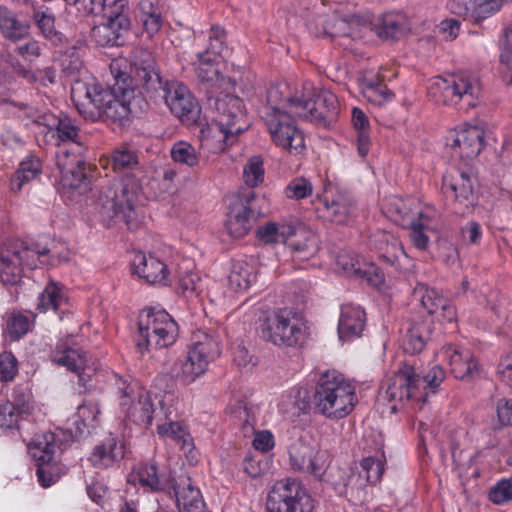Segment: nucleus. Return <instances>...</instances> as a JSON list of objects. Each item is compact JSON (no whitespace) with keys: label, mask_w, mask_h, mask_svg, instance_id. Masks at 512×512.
I'll list each match as a JSON object with an SVG mask.
<instances>
[{"label":"nucleus","mask_w":512,"mask_h":512,"mask_svg":"<svg viewBox=\"0 0 512 512\" xmlns=\"http://www.w3.org/2000/svg\"><path fill=\"white\" fill-rule=\"evenodd\" d=\"M256 274L254 267L246 261H236L233 263L228 282L234 291H245L255 280Z\"/></svg>","instance_id":"obj_43"},{"label":"nucleus","mask_w":512,"mask_h":512,"mask_svg":"<svg viewBox=\"0 0 512 512\" xmlns=\"http://www.w3.org/2000/svg\"><path fill=\"white\" fill-rule=\"evenodd\" d=\"M413 296L417 299L422 307L432 316L439 312V303L445 298L434 288H429L426 284H417L413 290Z\"/></svg>","instance_id":"obj_48"},{"label":"nucleus","mask_w":512,"mask_h":512,"mask_svg":"<svg viewBox=\"0 0 512 512\" xmlns=\"http://www.w3.org/2000/svg\"><path fill=\"white\" fill-rule=\"evenodd\" d=\"M219 54L211 51H203L198 54V65L196 67L197 77L201 83L206 84L207 88L217 93V89L228 90L236 85V81L231 78H225L219 70Z\"/></svg>","instance_id":"obj_23"},{"label":"nucleus","mask_w":512,"mask_h":512,"mask_svg":"<svg viewBox=\"0 0 512 512\" xmlns=\"http://www.w3.org/2000/svg\"><path fill=\"white\" fill-rule=\"evenodd\" d=\"M361 468L366 472V479L369 483H377L384 472L382 460L374 457H366L360 463Z\"/></svg>","instance_id":"obj_61"},{"label":"nucleus","mask_w":512,"mask_h":512,"mask_svg":"<svg viewBox=\"0 0 512 512\" xmlns=\"http://www.w3.org/2000/svg\"><path fill=\"white\" fill-rule=\"evenodd\" d=\"M489 499L495 504H503L512 500V484L510 478L502 479L489 491Z\"/></svg>","instance_id":"obj_59"},{"label":"nucleus","mask_w":512,"mask_h":512,"mask_svg":"<svg viewBox=\"0 0 512 512\" xmlns=\"http://www.w3.org/2000/svg\"><path fill=\"white\" fill-rule=\"evenodd\" d=\"M209 105L214 110V117L211 124L201 132L205 138H217L220 142L219 148L224 149L225 145L233 144L237 135L248 128L246 110L243 100L231 93L214 95V91H208Z\"/></svg>","instance_id":"obj_4"},{"label":"nucleus","mask_w":512,"mask_h":512,"mask_svg":"<svg viewBox=\"0 0 512 512\" xmlns=\"http://www.w3.org/2000/svg\"><path fill=\"white\" fill-rule=\"evenodd\" d=\"M32 407L23 395L14 396L13 401H0V427L5 429L18 428L21 419L31 414Z\"/></svg>","instance_id":"obj_31"},{"label":"nucleus","mask_w":512,"mask_h":512,"mask_svg":"<svg viewBox=\"0 0 512 512\" xmlns=\"http://www.w3.org/2000/svg\"><path fill=\"white\" fill-rule=\"evenodd\" d=\"M142 189L135 173H127L121 181L102 186L94 200V210L106 226L122 220L128 229L134 230L139 221L135 203Z\"/></svg>","instance_id":"obj_2"},{"label":"nucleus","mask_w":512,"mask_h":512,"mask_svg":"<svg viewBox=\"0 0 512 512\" xmlns=\"http://www.w3.org/2000/svg\"><path fill=\"white\" fill-rule=\"evenodd\" d=\"M365 325V312L357 306L344 305L338 325L339 337L342 340H350L361 335Z\"/></svg>","instance_id":"obj_30"},{"label":"nucleus","mask_w":512,"mask_h":512,"mask_svg":"<svg viewBox=\"0 0 512 512\" xmlns=\"http://www.w3.org/2000/svg\"><path fill=\"white\" fill-rule=\"evenodd\" d=\"M41 173V161L39 158L29 156L24 159L11 179V189L19 192L23 185L35 179Z\"/></svg>","instance_id":"obj_44"},{"label":"nucleus","mask_w":512,"mask_h":512,"mask_svg":"<svg viewBox=\"0 0 512 512\" xmlns=\"http://www.w3.org/2000/svg\"><path fill=\"white\" fill-rule=\"evenodd\" d=\"M432 334V323L426 319L414 321L409 327L405 340L404 351L418 354L423 351Z\"/></svg>","instance_id":"obj_35"},{"label":"nucleus","mask_w":512,"mask_h":512,"mask_svg":"<svg viewBox=\"0 0 512 512\" xmlns=\"http://www.w3.org/2000/svg\"><path fill=\"white\" fill-rule=\"evenodd\" d=\"M10 249L12 253L18 256L17 258L19 259H17V261L21 267H27L29 269H34L38 266V263H43L40 261V257L52 253L51 248L47 245H42L40 242L31 243L29 245L26 242H19L14 244Z\"/></svg>","instance_id":"obj_38"},{"label":"nucleus","mask_w":512,"mask_h":512,"mask_svg":"<svg viewBox=\"0 0 512 512\" xmlns=\"http://www.w3.org/2000/svg\"><path fill=\"white\" fill-rule=\"evenodd\" d=\"M17 257L9 248L0 252V281L4 285H16L21 281L23 268Z\"/></svg>","instance_id":"obj_41"},{"label":"nucleus","mask_w":512,"mask_h":512,"mask_svg":"<svg viewBox=\"0 0 512 512\" xmlns=\"http://www.w3.org/2000/svg\"><path fill=\"white\" fill-rule=\"evenodd\" d=\"M71 99L78 112L90 121H107L125 126L132 116L148 108L147 98L132 85L126 72L117 70L112 86L76 82L71 89Z\"/></svg>","instance_id":"obj_1"},{"label":"nucleus","mask_w":512,"mask_h":512,"mask_svg":"<svg viewBox=\"0 0 512 512\" xmlns=\"http://www.w3.org/2000/svg\"><path fill=\"white\" fill-rule=\"evenodd\" d=\"M512 35V28H506L504 31V39L501 43L502 53L501 62L505 70L502 71L503 80L506 84H512V43L510 36Z\"/></svg>","instance_id":"obj_58"},{"label":"nucleus","mask_w":512,"mask_h":512,"mask_svg":"<svg viewBox=\"0 0 512 512\" xmlns=\"http://www.w3.org/2000/svg\"><path fill=\"white\" fill-rule=\"evenodd\" d=\"M267 512H313L314 500L294 479L277 481L266 499Z\"/></svg>","instance_id":"obj_10"},{"label":"nucleus","mask_w":512,"mask_h":512,"mask_svg":"<svg viewBox=\"0 0 512 512\" xmlns=\"http://www.w3.org/2000/svg\"><path fill=\"white\" fill-rule=\"evenodd\" d=\"M125 457L124 442L109 434L90 453L88 461L96 469H107Z\"/></svg>","instance_id":"obj_26"},{"label":"nucleus","mask_w":512,"mask_h":512,"mask_svg":"<svg viewBox=\"0 0 512 512\" xmlns=\"http://www.w3.org/2000/svg\"><path fill=\"white\" fill-rule=\"evenodd\" d=\"M114 171L134 170L138 167V157L135 152L127 149H117L111 156Z\"/></svg>","instance_id":"obj_56"},{"label":"nucleus","mask_w":512,"mask_h":512,"mask_svg":"<svg viewBox=\"0 0 512 512\" xmlns=\"http://www.w3.org/2000/svg\"><path fill=\"white\" fill-rule=\"evenodd\" d=\"M285 245H287L300 260L309 259L318 250L316 235L303 227L294 226V233L289 236Z\"/></svg>","instance_id":"obj_34"},{"label":"nucleus","mask_w":512,"mask_h":512,"mask_svg":"<svg viewBox=\"0 0 512 512\" xmlns=\"http://www.w3.org/2000/svg\"><path fill=\"white\" fill-rule=\"evenodd\" d=\"M293 233L294 226L291 224L278 225L270 222L259 227L256 231V236L263 244H285Z\"/></svg>","instance_id":"obj_45"},{"label":"nucleus","mask_w":512,"mask_h":512,"mask_svg":"<svg viewBox=\"0 0 512 512\" xmlns=\"http://www.w3.org/2000/svg\"><path fill=\"white\" fill-rule=\"evenodd\" d=\"M289 456L291 465L296 470L316 477H321L325 472L324 461H321L319 453H316L310 444L302 440H297L290 445Z\"/></svg>","instance_id":"obj_25"},{"label":"nucleus","mask_w":512,"mask_h":512,"mask_svg":"<svg viewBox=\"0 0 512 512\" xmlns=\"http://www.w3.org/2000/svg\"><path fill=\"white\" fill-rule=\"evenodd\" d=\"M377 248L381 251L380 259L387 265L397 268L401 258L407 255L402 244L393 235L381 233L378 235Z\"/></svg>","instance_id":"obj_40"},{"label":"nucleus","mask_w":512,"mask_h":512,"mask_svg":"<svg viewBox=\"0 0 512 512\" xmlns=\"http://www.w3.org/2000/svg\"><path fill=\"white\" fill-rule=\"evenodd\" d=\"M352 123L357 131V149L361 157L368 154L370 147V137L367 132L369 121L365 113L357 107L352 110Z\"/></svg>","instance_id":"obj_47"},{"label":"nucleus","mask_w":512,"mask_h":512,"mask_svg":"<svg viewBox=\"0 0 512 512\" xmlns=\"http://www.w3.org/2000/svg\"><path fill=\"white\" fill-rule=\"evenodd\" d=\"M57 166L64 186L71 189L87 188L92 177V168L83 159L81 152L61 148L57 154Z\"/></svg>","instance_id":"obj_17"},{"label":"nucleus","mask_w":512,"mask_h":512,"mask_svg":"<svg viewBox=\"0 0 512 512\" xmlns=\"http://www.w3.org/2000/svg\"><path fill=\"white\" fill-rule=\"evenodd\" d=\"M140 21L142 22L143 30L147 33L148 37H153L158 34L163 25V17L161 11L150 0H141L139 2Z\"/></svg>","instance_id":"obj_42"},{"label":"nucleus","mask_w":512,"mask_h":512,"mask_svg":"<svg viewBox=\"0 0 512 512\" xmlns=\"http://www.w3.org/2000/svg\"><path fill=\"white\" fill-rule=\"evenodd\" d=\"M376 34L382 39H397L403 32V27L396 16L386 14L374 24Z\"/></svg>","instance_id":"obj_51"},{"label":"nucleus","mask_w":512,"mask_h":512,"mask_svg":"<svg viewBox=\"0 0 512 512\" xmlns=\"http://www.w3.org/2000/svg\"><path fill=\"white\" fill-rule=\"evenodd\" d=\"M231 415L239 421V425L245 436L255 433L253 446L256 450L267 452L274 446L273 436L269 431L255 432L254 407L246 401L238 400L230 407Z\"/></svg>","instance_id":"obj_20"},{"label":"nucleus","mask_w":512,"mask_h":512,"mask_svg":"<svg viewBox=\"0 0 512 512\" xmlns=\"http://www.w3.org/2000/svg\"><path fill=\"white\" fill-rule=\"evenodd\" d=\"M355 392L341 374L327 371L322 374L313 400L319 413L330 419H342L354 408Z\"/></svg>","instance_id":"obj_5"},{"label":"nucleus","mask_w":512,"mask_h":512,"mask_svg":"<svg viewBox=\"0 0 512 512\" xmlns=\"http://www.w3.org/2000/svg\"><path fill=\"white\" fill-rule=\"evenodd\" d=\"M91 40L100 47L121 46V42L111 26L107 23H101L92 28L90 34Z\"/></svg>","instance_id":"obj_54"},{"label":"nucleus","mask_w":512,"mask_h":512,"mask_svg":"<svg viewBox=\"0 0 512 512\" xmlns=\"http://www.w3.org/2000/svg\"><path fill=\"white\" fill-rule=\"evenodd\" d=\"M429 218L423 213H419L417 219H413L409 222L410 226V239L415 247L420 250H425L429 244V237L427 231Z\"/></svg>","instance_id":"obj_50"},{"label":"nucleus","mask_w":512,"mask_h":512,"mask_svg":"<svg viewBox=\"0 0 512 512\" xmlns=\"http://www.w3.org/2000/svg\"><path fill=\"white\" fill-rule=\"evenodd\" d=\"M444 379V370L440 366L435 365L425 375H420V388L422 387L425 391L430 389L432 393H435Z\"/></svg>","instance_id":"obj_62"},{"label":"nucleus","mask_w":512,"mask_h":512,"mask_svg":"<svg viewBox=\"0 0 512 512\" xmlns=\"http://www.w3.org/2000/svg\"><path fill=\"white\" fill-rule=\"evenodd\" d=\"M420 389V375L410 365H404L388 379L386 396L389 401H408Z\"/></svg>","instance_id":"obj_21"},{"label":"nucleus","mask_w":512,"mask_h":512,"mask_svg":"<svg viewBox=\"0 0 512 512\" xmlns=\"http://www.w3.org/2000/svg\"><path fill=\"white\" fill-rule=\"evenodd\" d=\"M337 266L348 275H361L359 261L347 252H340L336 260Z\"/></svg>","instance_id":"obj_64"},{"label":"nucleus","mask_w":512,"mask_h":512,"mask_svg":"<svg viewBox=\"0 0 512 512\" xmlns=\"http://www.w3.org/2000/svg\"><path fill=\"white\" fill-rule=\"evenodd\" d=\"M253 190H243L228 198V212L225 227L234 238L244 237L252 228L256 219Z\"/></svg>","instance_id":"obj_14"},{"label":"nucleus","mask_w":512,"mask_h":512,"mask_svg":"<svg viewBox=\"0 0 512 512\" xmlns=\"http://www.w3.org/2000/svg\"><path fill=\"white\" fill-rule=\"evenodd\" d=\"M127 76L131 77L132 85L137 87V91H142L146 98L157 97L164 81L156 69L152 53L143 48L135 50Z\"/></svg>","instance_id":"obj_15"},{"label":"nucleus","mask_w":512,"mask_h":512,"mask_svg":"<svg viewBox=\"0 0 512 512\" xmlns=\"http://www.w3.org/2000/svg\"><path fill=\"white\" fill-rule=\"evenodd\" d=\"M280 85H271L266 92V105L262 118L273 142L292 154H300L305 149L304 135L297 128L288 107V98Z\"/></svg>","instance_id":"obj_3"},{"label":"nucleus","mask_w":512,"mask_h":512,"mask_svg":"<svg viewBox=\"0 0 512 512\" xmlns=\"http://www.w3.org/2000/svg\"><path fill=\"white\" fill-rule=\"evenodd\" d=\"M480 88L475 77L467 73L453 74L447 78L437 77L428 89L431 99L438 105H461L474 108Z\"/></svg>","instance_id":"obj_7"},{"label":"nucleus","mask_w":512,"mask_h":512,"mask_svg":"<svg viewBox=\"0 0 512 512\" xmlns=\"http://www.w3.org/2000/svg\"><path fill=\"white\" fill-rule=\"evenodd\" d=\"M444 353L456 379L471 382L480 377L481 366L469 349L450 344L444 347Z\"/></svg>","instance_id":"obj_22"},{"label":"nucleus","mask_w":512,"mask_h":512,"mask_svg":"<svg viewBox=\"0 0 512 512\" xmlns=\"http://www.w3.org/2000/svg\"><path fill=\"white\" fill-rule=\"evenodd\" d=\"M243 179L245 184L251 188L257 187L264 180L263 160L259 156L251 157L243 169Z\"/></svg>","instance_id":"obj_52"},{"label":"nucleus","mask_w":512,"mask_h":512,"mask_svg":"<svg viewBox=\"0 0 512 512\" xmlns=\"http://www.w3.org/2000/svg\"><path fill=\"white\" fill-rule=\"evenodd\" d=\"M64 300L60 289L54 284H48L38 297L37 309L40 311H57Z\"/></svg>","instance_id":"obj_53"},{"label":"nucleus","mask_w":512,"mask_h":512,"mask_svg":"<svg viewBox=\"0 0 512 512\" xmlns=\"http://www.w3.org/2000/svg\"><path fill=\"white\" fill-rule=\"evenodd\" d=\"M475 179L472 173L458 168L446 172L442 180V192L454 204V212L466 214L477 202Z\"/></svg>","instance_id":"obj_13"},{"label":"nucleus","mask_w":512,"mask_h":512,"mask_svg":"<svg viewBox=\"0 0 512 512\" xmlns=\"http://www.w3.org/2000/svg\"><path fill=\"white\" fill-rule=\"evenodd\" d=\"M158 433L160 435L170 436L173 440L180 443L182 447H185L187 442L186 437L189 436L182 426L178 422L174 421L158 426Z\"/></svg>","instance_id":"obj_63"},{"label":"nucleus","mask_w":512,"mask_h":512,"mask_svg":"<svg viewBox=\"0 0 512 512\" xmlns=\"http://www.w3.org/2000/svg\"><path fill=\"white\" fill-rule=\"evenodd\" d=\"M261 333L266 342L281 348L299 347L305 340L303 327L287 309H279L267 316L261 325Z\"/></svg>","instance_id":"obj_11"},{"label":"nucleus","mask_w":512,"mask_h":512,"mask_svg":"<svg viewBox=\"0 0 512 512\" xmlns=\"http://www.w3.org/2000/svg\"><path fill=\"white\" fill-rule=\"evenodd\" d=\"M282 411L288 419L294 421L302 415H306L310 411V400L306 392L298 391L293 397H289L282 402Z\"/></svg>","instance_id":"obj_49"},{"label":"nucleus","mask_w":512,"mask_h":512,"mask_svg":"<svg viewBox=\"0 0 512 512\" xmlns=\"http://www.w3.org/2000/svg\"><path fill=\"white\" fill-rule=\"evenodd\" d=\"M178 330L177 323L166 311L148 309L146 314H141L139 318L137 348L144 353L149 347H168L176 341Z\"/></svg>","instance_id":"obj_8"},{"label":"nucleus","mask_w":512,"mask_h":512,"mask_svg":"<svg viewBox=\"0 0 512 512\" xmlns=\"http://www.w3.org/2000/svg\"><path fill=\"white\" fill-rule=\"evenodd\" d=\"M32 20L42 37L53 46H62L67 43L65 35L56 28L55 16L49 8L34 9Z\"/></svg>","instance_id":"obj_32"},{"label":"nucleus","mask_w":512,"mask_h":512,"mask_svg":"<svg viewBox=\"0 0 512 512\" xmlns=\"http://www.w3.org/2000/svg\"><path fill=\"white\" fill-rule=\"evenodd\" d=\"M285 193L288 198L300 200L311 195L312 185L305 178H295L288 184Z\"/></svg>","instance_id":"obj_60"},{"label":"nucleus","mask_w":512,"mask_h":512,"mask_svg":"<svg viewBox=\"0 0 512 512\" xmlns=\"http://www.w3.org/2000/svg\"><path fill=\"white\" fill-rule=\"evenodd\" d=\"M308 25L311 32L317 37L329 36L331 38H339L349 36L350 34L349 24L337 16L327 19L325 15H318L314 21L310 20Z\"/></svg>","instance_id":"obj_36"},{"label":"nucleus","mask_w":512,"mask_h":512,"mask_svg":"<svg viewBox=\"0 0 512 512\" xmlns=\"http://www.w3.org/2000/svg\"><path fill=\"white\" fill-rule=\"evenodd\" d=\"M195 341L191 345L184 362L172 370V374L184 384H189L207 370L210 361L214 360L221 353L218 341L211 335L198 331L194 334Z\"/></svg>","instance_id":"obj_9"},{"label":"nucleus","mask_w":512,"mask_h":512,"mask_svg":"<svg viewBox=\"0 0 512 512\" xmlns=\"http://www.w3.org/2000/svg\"><path fill=\"white\" fill-rule=\"evenodd\" d=\"M98 1L107 7L105 12L106 21L123 45L131 28V10L128 0ZM93 3L94 1L90 2L91 5Z\"/></svg>","instance_id":"obj_28"},{"label":"nucleus","mask_w":512,"mask_h":512,"mask_svg":"<svg viewBox=\"0 0 512 512\" xmlns=\"http://www.w3.org/2000/svg\"><path fill=\"white\" fill-rule=\"evenodd\" d=\"M171 157L175 162L194 167L198 164L195 148L188 142L179 141L172 146Z\"/></svg>","instance_id":"obj_55"},{"label":"nucleus","mask_w":512,"mask_h":512,"mask_svg":"<svg viewBox=\"0 0 512 512\" xmlns=\"http://www.w3.org/2000/svg\"><path fill=\"white\" fill-rule=\"evenodd\" d=\"M324 193L321 217L336 224L346 223L355 209L352 197L347 192L335 191L331 185L325 188Z\"/></svg>","instance_id":"obj_19"},{"label":"nucleus","mask_w":512,"mask_h":512,"mask_svg":"<svg viewBox=\"0 0 512 512\" xmlns=\"http://www.w3.org/2000/svg\"><path fill=\"white\" fill-rule=\"evenodd\" d=\"M30 22L18 19L17 15L5 6H0V32L5 39L13 42L30 35Z\"/></svg>","instance_id":"obj_33"},{"label":"nucleus","mask_w":512,"mask_h":512,"mask_svg":"<svg viewBox=\"0 0 512 512\" xmlns=\"http://www.w3.org/2000/svg\"><path fill=\"white\" fill-rule=\"evenodd\" d=\"M161 86L158 96L147 98V101L163 100L171 113L181 122L187 125L197 123L200 119L201 107L187 86L176 80H164Z\"/></svg>","instance_id":"obj_12"},{"label":"nucleus","mask_w":512,"mask_h":512,"mask_svg":"<svg viewBox=\"0 0 512 512\" xmlns=\"http://www.w3.org/2000/svg\"><path fill=\"white\" fill-rule=\"evenodd\" d=\"M132 273L149 284L162 283L168 275L167 266L153 255L142 252L135 254L132 263Z\"/></svg>","instance_id":"obj_29"},{"label":"nucleus","mask_w":512,"mask_h":512,"mask_svg":"<svg viewBox=\"0 0 512 512\" xmlns=\"http://www.w3.org/2000/svg\"><path fill=\"white\" fill-rule=\"evenodd\" d=\"M138 479L142 486L149 487L151 491L170 493L171 479H165L158 474L155 464L141 465L138 470Z\"/></svg>","instance_id":"obj_46"},{"label":"nucleus","mask_w":512,"mask_h":512,"mask_svg":"<svg viewBox=\"0 0 512 512\" xmlns=\"http://www.w3.org/2000/svg\"><path fill=\"white\" fill-rule=\"evenodd\" d=\"M30 327L29 317L20 312L12 313L7 320V332L11 340H19L28 333Z\"/></svg>","instance_id":"obj_57"},{"label":"nucleus","mask_w":512,"mask_h":512,"mask_svg":"<svg viewBox=\"0 0 512 512\" xmlns=\"http://www.w3.org/2000/svg\"><path fill=\"white\" fill-rule=\"evenodd\" d=\"M51 360L75 373L84 369L86 363L85 353L82 350L72 348L63 341H60L51 352Z\"/></svg>","instance_id":"obj_37"},{"label":"nucleus","mask_w":512,"mask_h":512,"mask_svg":"<svg viewBox=\"0 0 512 512\" xmlns=\"http://www.w3.org/2000/svg\"><path fill=\"white\" fill-rule=\"evenodd\" d=\"M121 395V406L126 407L128 417L138 425L150 426L153 420V404L149 392L121 381L118 387Z\"/></svg>","instance_id":"obj_18"},{"label":"nucleus","mask_w":512,"mask_h":512,"mask_svg":"<svg viewBox=\"0 0 512 512\" xmlns=\"http://www.w3.org/2000/svg\"><path fill=\"white\" fill-rule=\"evenodd\" d=\"M170 496H174L179 510L201 512L204 502L200 490L193 485L190 477L180 476L171 479Z\"/></svg>","instance_id":"obj_27"},{"label":"nucleus","mask_w":512,"mask_h":512,"mask_svg":"<svg viewBox=\"0 0 512 512\" xmlns=\"http://www.w3.org/2000/svg\"><path fill=\"white\" fill-rule=\"evenodd\" d=\"M51 123H48L49 129L54 131L57 135L59 142L69 143L75 146L78 152H82L83 147L79 140V128L75 121L68 116L52 117ZM60 145V143H58Z\"/></svg>","instance_id":"obj_39"},{"label":"nucleus","mask_w":512,"mask_h":512,"mask_svg":"<svg viewBox=\"0 0 512 512\" xmlns=\"http://www.w3.org/2000/svg\"><path fill=\"white\" fill-rule=\"evenodd\" d=\"M485 133L477 126H467L447 137V145L457 150L458 155L465 160L476 158L484 147Z\"/></svg>","instance_id":"obj_24"},{"label":"nucleus","mask_w":512,"mask_h":512,"mask_svg":"<svg viewBox=\"0 0 512 512\" xmlns=\"http://www.w3.org/2000/svg\"><path fill=\"white\" fill-rule=\"evenodd\" d=\"M289 111L296 117L317 123H330L336 119L339 103L335 94L324 90L317 92L306 83L301 92L288 98Z\"/></svg>","instance_id":"obj_6"},{"label":"nucleus","mask_w":512,"mask_h":512,"mask_svg":"<svg viewBox=\"0 0 512 512\" xmlns=\"http://www.w3.org/2000/svg\"><path fill=\"white\" fill-rule=\"evenodd\" d=\"M59 449V441L50 431L35 434L29 444V453L37 465L38 481L43 487H49L56 481L53 460Z\"/></svg>","instance_id":"obj_16"}]
</instances>
